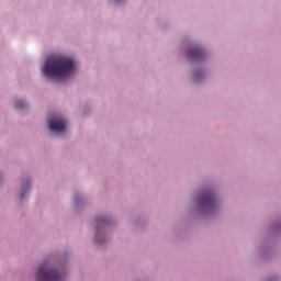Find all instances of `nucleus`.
Instances as JSON below:
<instances>
[{"label":"nucleus","instance_id":"obj_1","mask_svg":"<svg viewBox=\"0 0 281 281\" xmlns=\"http://www.w3.org/2000/svg\"><path fill=\"white\" fill-rule=\"evenodd\" d=\"M42 71L46 78H55L57 80L69 78L75 71L74 59L67 56H50L44 64Z\"/></svg>","mask_w":281,"mask_h":281},{"label":"nucleus","instance_id":"obj_2","mask_svg":"<svg viewBox=\"0 0 281 281\" xmlns=\"http://www.w3.org/2000/svg\"><path fill=\"white\" fill-rule=\"evenodd\" d=\"M63 273L50 269L47 265L40 267L37 272V281H63Z\"/></svg>","mask_w":281,"mask_h":281},{"label":"nucleus","instance_id":"obj_3","mask_svg":"<svg viewBox=\"0 0 281 281\" xmlns=\"http://www.w3.org/2000/svg\"><path fill=\"white\" fill-rule=\"evenodd\" d=\"M48 126L53 133H63L67 128V121L61 116L53 117L48 121Z\"/></svg>","mask_w":281,"mask_h":281},{"label":"nucleus","instance_id":"obj_4","mask_svg":"<svg viewBox=\"0 0 281 281\" xmlns=\"http://www.w3.org/2000/svg\"><path fill=\"white\" fill-rule=\"evenodd\" d=\"M215 201H216V198L214 196V193H205L204 195H202V205L206 207H212Z\"/></svg>","mask_w":281,"mask_h":281},{"label":"nucleus","instance_id":"obj_5","mask_svg":"<svg viewBox=\"0 0 281 281\" xmlns=\"http://www.w3.org/2000/svg\"><path fill=\"white\" fill-rule=\"evenodd\" d=\"M189 58H201L203 56V48L194 47L188 52Z\"/></svg>","mask_w":281,"mask_h":281},{"label":"nucleus","instance_id":"obj_6","mask_svg":"<svg viewBox=\"0 0 281 281\" xmlns=\"http://www.w3.org/2000/svg\"><path fill=\"white\" fill-rule=\"evenodd\" d=\"M25 106V102H23V101H16L15 102V108L16 109H23Z\"/></svg>","mask_w":281,"mask_h":281},{"label":"nucleus","instance_id":"obj_7","mask_svg":"<svg viewBox=\"0 0 281 281\" xmlns=\"http://www.w3.org/2000/svg\"><path fill=\"white\" fill-rule=\"evenodd\" d=\"M103 223H106V220H101Z\"/></svg>","mask_w":281,"mask_h":281},{"label":"nucleus","instance_id":"obj_8","mask_svg":"<svg viewBox=\"0 0 281 281\" xmlns=\"http://www.w3.org/2000/svg\"><path fill=\"white\" fill-rule=\"evenodd\" d=\"M21 199H23V193L21 194Z\"/></svg>","mask_w":281,"mask_h":281}]
</instances>
